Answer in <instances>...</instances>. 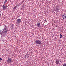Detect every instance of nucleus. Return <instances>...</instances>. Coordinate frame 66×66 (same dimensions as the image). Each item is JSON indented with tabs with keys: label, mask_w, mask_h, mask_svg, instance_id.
I'll return each mask as SVG.
<instances>
[{
	"label": "nucleus",
	"mask_w": 66,
	"mask_h": 66,
	"mask_svg": "<svg viewBox=\"0 0 66 66\" xmlns=\"http://www.w3.org/2000/svg\"><path fill=\"white\" fill-rule=\"evenodd\" d=\"M60 36L61 38H63V37H62V34H60Z\"/></svg>",
	"instance_id": "nucleus-10"
},
{
	"label": "nucleus",
	"mask_w": 66,
	"mask_h": 66,
	"mask_svg": "<svg viewBox=\"0 0 66 66\" xmlns=\"http://www.w3.org/2000/svg\"><path fill=\"white\" fill-rule=\"evenodd\" d=\"M36 44H38V45H40L42 44V41L40 40H37L36 42Z\"/></svg>",
	"instance_id": "nucleus-2"
},
{
	"label": "nucleus",
	"mask_w": 66,
	"mask_h": 66,
	"mask_svg": "<svg viewBox=\"0 0 66 66\" xmlns=\"http://www.w3.org/2000/svg\"><path fill=\"white\" fill-rule=\"evenodd\" d=\"M29 57V56L28 55H26L25 56V58H26V59H28Z\"/></svg>",
	"instance_id": "nucleus-12"
},
{
	"label": "nucleus",
	"mask_w": 66,
	"mask_h": 66,
	"mask_svg": "<svg viewBox=\"0 0 66 66\" xmlns=\"http://www.w3.org/2000/svg\"><path fill=\"white\" fill-rule=\"evenodd\" d=\"M6 2H7V1L6 0H5L4 2V4H5V3H6Z\"/></svg>",
	"instance_id": "nucleus-13"
},
{
	"label": "nucleus",
	"mask_w": 66,
	"mask_h": 66,
	"mask_svg": "<svg viewBox=\"0 0 66 66\" xmlns=\"http://www.w3.org/2000/svg\"><path fill=\"white\" fill-rule=\"evenodd\" d=\"M17 22L18 23H21V20L20 19L17 20Z\"/></svg>",
	"instance_id": "nucleus-6"
},
{
	"label": "nucleus",
	"mask_w": 66,
	"mask_h": 66,
	"mask_svg": "<svg viewBox=\"0 0 66 66\" xmlns=\"http://www.w3.org/2000/svg\"><path fill=\"white\" fill-rule=\"evenodd\" d=\"M44 21H47V19H45L44 20Z\"/></svg>",
	"instance_id": "nucleus-18"
},
{
	"label": "nucleus",
	"mask_w": 66,
	"mask_h": 66,
	"mask_svg": "<svg viewBox=\"0 0 66 66\" xmlns=\"http://www.w3.org/2000/svg\"><path fill=\"white\" fill-rule=\"evenodd\" d=\"M63 66H66V63H65V64H63Z\"/></svg>",
	"instance_id": "nucleus-14"
},
{
	"label": "nucleus",
	"mask_w": 66,
	"mask_h": 66,
	"mask_svg": "<svg viewBox=\"0 0 66 66\" xmlns=\"http://www.w3.org/2000/svg\"><path fill=\"white\" fill-rule=\"evenodd\" d=\"M1 60H2V59L0 58V61H1Z\"/></svg>",
	"instance_id": "nucleus-20"
},
{
	"label": "nucleus",
	"mask_w": 66,
	"mask_h": 66,
	"mask_svg": "<svg viewBox=\"0 0 66 66\" xmlns=\"http://www.w3.org/2000/svg\"><path fill=\"white\" fill-rule=\"evenodd\" d=\"M55 11H56V12H58V9L57 8H56L55 9Z\"/></svg>",
	"instance_id": "nucleus-8"
},
{
	"label": "nucleus",
	"mask_w": 66,
	"mask_h": 66,
	"mask_svg": "<svg viewBox=\"0 0 66 66\" xmlns=\"http://www.w3.org/2000/svg\"><path fill=\"white\" fill-rule=\"evenodd\" d=\"M57 64H59V65L60 64V63L59 62V60H58L57 61Z\"/></svg>",
	"instance_id": "nucleus-9"
},
{
	"label": "nucleus",
	"mask_w": 66,
	"mask_h": 66,
	"mask_svg": "<svg viewBox=\"0 0 66 66\" xmlns=\"http://www.w3.org/2000/svg\"><path fill=\"white\" fill-rule=\"evenodd\" d=\"M0 33H2V30H0Z\"/></svg>",
	"instance_id": "nucleus-15"
},
{
	"label": "nucleus",
	"mask_w": 66,
	"mask_h": 66,
	"mask_svg": "<svg viewBox=\"0 0 66 66\" xmlns=\"http://www.w3.org/2000/svg\"><path fill=\"white\" fill-rule=\"evenodd\" d=\"M7 62L8 63H11V62H12V59H8L7 60Z\"/></svg>",
	"instance_id": "nucleus-4"
},
{
	"label": "nucleus",
	"mask_w": 66,
	"mask_h": 66,
	"mask_svg": "<svg viewBox=\"0 0 66 66\" xmlns=\"http://www.w3.org/2000/svg\"><path fill=\"white\" fill-rule=\"evenodd\" d=\"M55 63L56 64H57V61H56V62H55Z\"/></svg>",
	"instance_id": "nucleus-17"
},
{
	"label": "nucleus",
	"mask_w": 66,
	"mask_h": 66,
	"mask_svg": "<svg viewBox=\"0 0 66 66\" xmlns=\"http://www.w3.org/2000/svg\"><path fill=\"white\" fill-rule=\"evenodd\" d=\"M2 7H3V9H4L5 10V9H6V7H7V6H5V4H4V5L2 6Z\"/></svg>",
	"instance_id": "nucleus-5"
},
{
	"label": "nucleus",
	"mask_w": 66,
	"mask_h": 66,
	"mask_svg": "<svg viewBox=\"0 0 66 66\" xmlns=\"http://www.w3.org/2000/svg\"><path fill=\"white\" fill-rule=\"evenodd\" d=\"M1 16V13L0 12V16Z\"/></svg>",
	"instance_id": "nucleus-19"
},
{
	"label": "nucleus",
	"mask_w": 66,
	"mask_h": 66,
	"mask_svg": "<svg viewBox=\"0 0 66 66\" xmlns=\"http://www.w3.org/2000/svg\"><path fill=\"white\" fill-rule=\"evenodd\" d=\"M59 61L61 63L62 62V60H60Z\"/></svg>",
	"instance_id": "nucleus-16"
},
{
	"label": "nucleus",
	"mask_w": 66,
	"mask_h": 66,
	"mask_svg": "<svg viewBox=\"0 0 66 66\" xmlns=\"http://www.w3.org/2000/svg\"><path fill=\"white\" fill-rule=\"evenodd\" d=\"M17 6H15V7H14V8H13V10H15L16 9V8H17Z\"/></svg>",
	"instance_id": "nucleus-11"
},
{
	"label": "nucleus",
	"mask_w": 66,
	"mask_h": 66,
	"mask_svg": "<svg viewBox=\"0 0 66 66\" xmlns=\"http://www.w3.org/2000/svg\"><path fill=\"white\" fill-rule=\"evenodd\" d=\"M4 28L3 31L2 32V33H0V34L2 35H4L5 34H6L7 33V31H8V29L6 27V25H4Z\"/></svg>",
	"instance_id": "nucleus-1"
},
{
	"label": "nucleus",
	"mask_w": 66,
	"mask_h": 66,
	"mask_svg": "<svg viewBox=\"0 0 66 66\" xmlns=\"http://www.w3.org/2000/svg\"><path fill=\"white\" fill-rule=\"evenodd\" d=\"M37 27H40V23H38L37 24Z\"/></svg>",
	"instance_id": "nucleus-7"
},
{
	"label": "nucleus",
	"mask_w": 66,
	"mask_h": 66,
	"mask_svg": "<svg viewBox=\"0 0 66 66\" xmlns=\"http://www.w3.org/2000/svg\"><path fill=\"white\" fill-rule=\"evenodd\" d=\"M62 18L64 19H66V14L64 13L62 15Z\"/></svg>",
	"instance_id": "nucleus-3"
}]
</instances>
